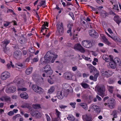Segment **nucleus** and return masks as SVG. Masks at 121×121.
Instances as JSON below:
<instances>
[{"instance_id":"obj_1","label":"nucleus","mask_w":121,"mask_h":121,"mask_svg":"<svg viewBox=\"0 0 121 121\" xmlns=\"http://www.w3.org/2000/svg\"><path fill=\"white\" fill-rule=\"evenodd\" d=\"M58 57V55H56L50 51H48L45 55L43 58L40 59V62L43 64L45 63H49L51 61L53 63Z\"/></svg>"},{"instance_id":"obj_2","label":"nucleus","mask_w":121,"mask_h":121,"mask_svg":"<svg viewBox=\"0 0 121 121\" xmlns=\"http://www.w3.org/2000/svg\"><path fill=\"white\" fill-rule=\"evenodd\" d=\"M10 41L7 39H5L2 42L1 46L2 47V49L4 52L8 55L10 53V48L7 47V46L9 43Z\"/></svg>"},{"instance_id":"obj_3","label":"nucleus","mask_w":121,"mask_h":121,"mask_svg":"<svg viewBox=\"0 0 121 121\" xmlns=\"http://www.w3.org/2000/svg\"><path fill=\"white\" fill-rule=\"evenodd\" d=\"M97 89L98 91V94L103 98L107 95L105 93L106 91L105 87L104 85L99 86L97 87Z\"/></svg>"},{"instance_id":"obj_4","label":"nucleus","mask_w":121,"mask_h":121,"mask_svg":"<svg viewBox=\"0 0 121 121\" xmlns=\"http://www.w3.org/2000/svg\"><path fill=\"white\" fill-rule=\"evenodd\" d=\"M82 45L86 48H89L92 47L94 45L93 41L92 42L90 40H86L83 41L82 43Z\"/></svg>"},{"instance_id":"obj_5","label":"nucleus","mask_w":121,"mask_h":121,"mask_svg":"<svg viewBox=\"0 0 121 121\" xmlns=\"http://www.w3.org/2000/svg\"><path fill=\"white\" fill-rule=\"evenodd\" d=\"M13 56L17 60H19L22 59V52L19 50L15 51L13 53Z\"/></svg>"},{"instance_id":"obj_6","label":"nucleus","mask_w":121,"mask_h":121,"mask_svg":"<svg viewBox=\"0 0 121 121\" xmlns=\"http://www.w3.org/2000/svg\"><path fill=\"white\" fill-rule=\"evenodd\" d=\"M56 26L57 28V32H58L60 35H62L64 33L62 23L61 22L60 24L59 23H58L56 24Z\"/></svg>"},{"instance_id":"obj_7","label":"nucleus","mask_w":121,"mask_h":121,"mask_svg":"<svg viewBox=\"0 0 121 121\" xmlns=\"http://www.w3.org/2000/svg\"><path fill=\"white\" fill-rule=\"evenodd\" d=\"M32 87L33 90L36 93L39 94L43 93V90L41 87L36 85H32Z\"/></svg>"},{"instance_id":"obj_8","label":"nucleus","mask_w":121,"mask_h":121,"mask_svg":"<svg viewBox=\"0 0 121 121\" xmlns=\"http://www.w3.org/2000/svg\"><path fill=\"white\" fill-rule=\"evenodd\" d=\"M108 106L111 109H112L114 107L115 100L114 99L111 98L107 100Z\"/></svg>"},{"instance_id":"obj_9","label":"nucleus","mask_w":121,"mask_h":121,"mask_svg":"<svg viewBox=\"0 0 121 121\" xmlns=\"http://www.w3.org/2000/svg\"><path fill=\"white\" fill-rule=\"evenodd\" d=\"M74 48L75 50L79 51L81 53H84L85 52V50L84 48L79 43L76 44L74 46Z\"/></svg>"},{"instance_id":"obj_10","label":"nucleus","mask_w":121,"mask_h":121,"mask_svg":"<svg viewBox=\"0 0 121 121\" xmlns=\"http://www.w3.org/2000/svg\"><path fill=\"white\" fill-rule=\"evenodd\" d=\"M10 76V73L7 71L3 72L1 75V79L2 80H4L9 78Z\"/></svg>"},{"instance_id":"obj_11","label":"nucleus","mask_w":121,"mask_h":121,"mask_svg":"<svg viewBox=\"0 0 121 121\" xmlns=\"http://www.w3.org/2000/svg\"><path fill=\"white\" fill-rule=\"evenodd\" d=\"M82 119L85 121H92V118L90 114H87L83 115Z\"/></svg>"},{"instance_id":"obj_12","label":"nucleus","mask_w":121,"mask_h":121,"mask_svg":"<svg viewBox=\"0 0 121 121\" xmlns=\"http://www.w3.org/2000/svg\"><path fill=\"white\" fill-rule=\"evenodd\" d=\"M89 34V35L95 38H97L99 36V35L98 33L94 30H90Z\"/></svg>"},{"instance_id":"obj_13","label":"nucleus","mask_w":121,"mask_h":121,"mask_svg":"<svg viewBox=\"0 0 121 121\" xmlns=\"http://www.w3.org/2000/svg\"><path fill=\"white\" fill-rule=\"evenodd\" d=\"M66 92V91H65L64 92L65 93H64L63 95L62 94V91H58L57 93V97L58 98L60 99H62L63 98L64 96H65V97L67 96L68 93L66 94L65 92Z\"/></svg>"},{"instance_id":"obj_14","label":"nucleus","mask_w":121,"mask_h":121,"mask_svg":"<svg viewBox=\"0 0 121 121\" xmlns=\"http://www.w3.org/2000/svg\"><path fill=\"white\" fill-rule=\"evenodd\" d=\"M63 77L66 79L70 80L72 79V75L70 73L66 72L64 73Z\"/></svg>"},{"instance_id":"obj_15","label":"nucleus","mask_w":121,"mask_h":121,"mask_svg":"<svg viewBox=\"0 0 121 121\" xmlns=\"http://www.w3.org/2000/svg\"><path fill=\"white\" fill-rule=\"evenodd\" d=\"M102 74L103 76L107 77H108L111 75H112V72L111 71L108 70L107 71H103L102 73Z\"/></svg>"},{"instance_id":"obj_16","label":"nucleus","mask_w":121,"mask_h":121,"mask_svg":"<svg viewBox=\"0 0 121 121\" xmlns=\"http://www.w3.org/2000/svg\"><path fill=\"white\" fill-rule=\"evenodd\" d=\"M114 20L116 23L119 26V23L121 22V18L118 15H116L114 17Z\"/></svg>"},{"instance_id":"obj_17","label":"nucleus","mask_w":121,"mask_h":121,"mask_svg":"<svg viewBox=\"0 0 121 121\" xmlns=\"http://www.w3.org/2000/svg\"><path fill=\"white\" fill-rule=\"evenodd\" d=\"M89 68L90 70L91 73H95L97 71H98L92 65H90L89 66Z\"/></svg>"},{"instance_id":"obj_18","label":"nucleus","mask_w":121,"mask_h":121,"mask_svg":"<svg viewBox=\"0 0 121 121\" xmlns=\"http://www.w3.org/2000/svg\"><path fill=\"white\" fill-rule=\"evenodd\" d=\"M118 113V111L117 110H114L112 113L111 114V115H112L113 117L112 118V120L113 121L115 120L114 118H117V116Z\"/></svg>"},{"instance_id":"obj_19","label":"nucleus","mask_w":121,"mask_h":121,"mask_svg":"<svg viewBox=\"0 0 121 121\" xmlns=\"http://www.w3.org/2000/svg\"><path fill=\"white\" fill-rule=\"evenodd\" d=\"M92 108L97 113H99L100 112V109L98 106L95 105H94L93 106Z\"/></svg>"},{"instance_id":"obj_20","label":"nucleus","mask_w":121,"mask_h":121,"mask_svg":"<svg viewBox=\"0 0 121 121\" xmlns=\"http://www.w3.org/2000/svg\"><path fill=\"white\" fill-rule=\"evenodd\" d=\"M16 88L14 86H11L9 87L7 89L8 92H14L16 90Z\"/></svg>"},{"instance_id":"obj_21","label":"nucleus","mask_w":121,"mask_h":121,"mask_svg":"<svg viewBox=\"0 0 121 121\" xmlns=\"http://www.w3.org/2000/svg\"><path fill=\"white\" fill-rule=\"evenodd\" d=\"M51 69L50 66L49 65H47L42 68V70L43 72H46V71Z\"/></svg>"},{"instance_id":"obj_22","label":"nucleus","mask_w":121,"mask_h":121,"mask_svg":"<svg viewBox=\"0 0 121 121\" xmlns=\"http://www.w3.org/2000/svg\"><path fill=\"white\" fill-rule=\"evenodd\" d=\"M20 96L22 98L25 99H27L28 97L27 94L25 92L20 94Z\"/></svg>"},{"instance_id":"obj_23","label":"nucleus","mask_w":121,"mask_h":121,"mask_svg":"<svg viewBox=\"0 0 121 121\" xmlns=\"http://www.w3.org/2000/svg\"><path fill=\"white\" fill-rule=\"evenodd\" d=\"M33 70V68L30 67L27 69L25 71L27 75H29L31 73Z\"/></svg>"},{"instance_id":"obj_24","label":"nucleus","mask_w":121,"mask_h":121,"mask_svg":"<svg viewBox=\"0 0 121 121\" xmlns=\"http://www.w3.org/2000/svg\"><path fill=\"white\" fill-rule=\"evenodd\" d=\"M109 65L112 69H115L116 67V64L114 61L111 62L109 63Z\"/></svg>"},{"instance_id":"obj_25","label":"nucleus","mask_w":121,"mask_h":121,"mask_svg":"<svg viewBox=\"0 0 121 121\" xmlns=\"http://www.w3.org/2000/svg\"><path fill=\"white\" fill-rule=\"evenodd\" d=\"M21 107L22 108H27L29 109H30L31 107V105L28 103L24 104L21 105Z\"/></svg>"},{"instance_id":"obj_26","label":"nucleus","mask_w":121,"mask_h":121,"mask_svg":"<svg viewBox=\"0 0 121 121\" xmlns=\"http://www.w3.org/2000/svg\"><path fill=\"white\" fill-rule=\"evenodd\" d=\"M80 84L84 88L86 89L90 87L89 85L83 82L81 83Z\"/></svg>"},{"instance_id":"obj_27","label":"nucleus","mask_w":121,"mask_h":121,"mask_svg":"<svg viewBox=\"0 0 121 121\" xmlns=\"http://www.w3.org/2000/svg\"><path fill=\"white\" fill-rule=\"evenodd\" d=\"M79 105L81 106L85 110H86L87 109V106L86 104L82 103H79Z\"/></svg>"},{"instance_id":"obj_28","label":"nucleus","mask_w":121,"mask_h":121,"mask_svg":"<svg viewBox=\"0 0 121 121\" xmlns=\"http://www.w3.org/2000/svg\"><path fill=\"white\" fill-rule=\"evenodd\" d=\"M53 72V71L52 69L49 70L48 71H46V72H45L46 73V75L47 76H48L50 77L51 75Z\"/></svg>"},{"instance_id":"obj_29","label":"nucleus","mask_w":121,"mask_h":121,"mask_svg":"<svg viewBox=\"0 0 121 121\" xmlns=\"http://www.w3.org/2000/svg\"><path fill=\"white\" fill-rule=\"evenodd\" d=\"M107 88L108 89L109 91L111 93H113V89L114 87L113 86H110L107 85Z\"/></svg>"},{"instance_id":"obj_30","label":"nucleus","mask_w":121,"mask_h":121,"mask_svg":"<svg viewBox=\"0 0 121 121\" xmlns=\"http://www.w3.org/2000/svg\"><path fill=\"white\" fill-rule=\"evenodd\" d=\"M102 38L106 44L108 45L111 44V43L107 39L105 36H103Z\"/></svg>"},{"instance_id":"obj_31","label":"nucleus","mask_w":121,"mask_h":121,"mask_svg":"<svg viewBox=\"0 0 121 121\" xmlns=\"http://www.w3.org/2000/svg\"><path fill=\"white\" fill-rule=\"evenodd\" d=\"M15 66L19 68H23L24 67V65L22 63L17 64L15 65Z\"/></svg>"},{"instance_id":"obj_32","label":"nucleus","mask_w":121,"mask_h":121,"mask_svg":"<svg viewBox=\"0 0 121 121\" xmlns=\"http://www.w3.org/2000/svg\"><path fill=\"white\" fill-rule=\"evenodd\" d=\"M102 58L103 59L105 60L106 62H109V57L107 55H104L102 57Z\"/></svg>"},{"instance_id":"obj_33","label":"nucleus","mask_w":121,"mask_h":121,"mask_svg":"<svg viewBox=\"0 0 121 121\" xmlns=\"http://www.w3.org/2000/svg\"><path fill=\"white\" fill-rule=\"evenodd\" d=\"M69 117H67V119L69 120L74 121L75 119V117L72 115H69Z\"/></svg>"},{"instance_id":"obj_34","label":"nucleus","mask_w":121,"mask_h":121,"mask_svg":"<svg viewBox=\"0 0 121 121\" xmlns=\"http://www.w3.org/2000/svg\"><path fill=\"white\" fill-rule=\"evenodd\" d=\"M95 74V75L94 77V81H96L97 79V78L99 75V71H97L96 72Z\"/></svg>"},{"instance_id":"obj_35","label":"nucleus","mask_w":121,"mask_h":121,"mask_svg":"<svg viewBox=\"0 0 121 121\" xmlns=\"http://www.w3.org/2000/svg\"><path fill=\"white\" fill-rule=\"evenodd\" d=\"M114 62H115V63H119V64H121L120 62V59L117 57L115 58L113 61Z\"/></svg>"},{"instance_id":"obj_36","label":"nucleus","mask_w":121,"mask_h":121,"mask_svg":"<svg viewBox=\"0 0 121 121\" xmlns=\"http://www.w3.org/2000/svg\"><path fill=\"white\" fill-rule=\"evenodd\" d=\"M55 88L53 86H51L48 91L49 93L51 94L54 91Z\"/></svg>"},{"instance_id":"obj_37","label":"nucleus","mask_w":121,"mask_h":121,"mask_svg":"<svg viewBox=\"0 0 121 121\" xmlns=\"http://www.w3.org/2000/svg\"><path fill=\"white\" fill-rule=\"evenodd\" d=\"M20 43L21 44H23L25 43L26 42L25 41V38L23 37H22V38H21L20 39Z\"/></svg>"},{"instance_id":"obj_38","label":"nucleus","mask_w":121,"mask_h":121,"mask_svg":"<svg viewBox=\"0 0 121 121\" xmlns=\"http://www.w3.org/2000/svg\"><path fill=\"white\" fill-rule=\"evenodd\" d=\"M114 7L113 8V9H114L115 10L117 11H116L117 12H119V9H118V7L117 4H114L113 5Z\"/></svg>"},{"instance_id":"obj_39","label":"nucleus","mask_w":121,"mask_h":121,"mask_svg":"<svg viewBox=\"0 0 121 121\" xmlns=\"http://www.w3.org/2000/svg\"><path fill=\"white\" fill-rule=\"evenodd\" d=\"M36 114L35 115V117L37 118H39L41 116V114L38 111H36Z\"/></svg>"},{"instance_id":"obj_40","label":"nucleus","mask_w":121,"mask_h":121,"mask_svg":"<svg viewBox=\"0 0 121 121\" xmlns=\"http://www.w3.org/2000/svg\"><path fill=\"white\" fill-rule=\"evenodd\" d=\"M34 108L36 109H39L40 108V105L39 104H35L33 106Z\"/></svg>"},{"instance_id":"obj_41","label":"nucleus","mask_w":121,"mask_h":121,"mask_svg":"<svg viewBox=\"0 0 121 121\" xmlns=\"http://www.w3.org/2000/svg\"><path fill=\"white\" fill-rule=\"evenodd\" d=\"M82 58H83L85 60H86L87 61H88L89 60V59H91L90 58H88L87 57H86L84 55H82Z\"/></svg>"},{"instance_id":"obj_42","label":"nucleus","mask_w":121,"mask_h":121,"mask_svg":"<svg viewBox=\"0 0 121 121\" xmlns=\"http://www.w3.org/2000/svg\"><path fill=\"white\" fill-rule=\"evenodd\" d=\"M54 80L51 78L50 79H48V82L51 84H53L54 82Z\"/></svg>"},{"instance_id":"obj_43","label":"nucleus","mask_w":121,"mask_h":121,"mask_svg":"<svg viewBox=\"0 0 121 121\" xmlns=\"http://www.w3.org/2000/svg\"><path fill=\"white\" fill-rule=\"evenodd\" d=\"M108 57H109V62L110 61L113 62L114 60L113 56L112 55H110Z\"/></svg>"},{"instance_id":"obj_44","label":"nucleus","mask_w":121,"mask_h":121,"mask_svg":"<svg viewBox=\"0 0 121 121\" xmlns=\"http://www.w3.org/2000/svg\"><path fill=\"white\" fill-rule=\"evenodd\" d=\"M29 51L30 52L32 53H34L35 52L34 48L31 47L29 49Z\"/></svg>"},{"instance_id":"obj_45","label":"nucleus","mask_w":121,"mask_h":121,"mask_svg":"<svg viewBox=\"0 0 121 121\" xmlns=\"http://www.w3.org/2000/svg\"><path fill=\"white\" fill-rule=\"evenodd\" d=\"M9 12L11 13H13V15L15 14V13L12 10L10 9H8L7 11V13H8Z\"/></svg>"},{"instance_id":"obj_46","label":"nucleus","mask_w":121,"mask_h":121,"mask_svg":"<svg viewBox=\"0 0 121 121\" xmlns=\"http://www.w3.org/2000/svg\"><path fill=\"white\" fill-rule=\"evenodd\" d=\"M15 49H19V47L18 45L17 44H13L12 46Z\"/></svg>"},{"instance_id":"obj_47","label":"nucleus","mask_w":121,"mask_h":121,"mask_svg":"<svg viewBox=\"0 0 121 121\" xmlns=\"http://www.w3.org/2000/svg\"><path fill=\"white\" fill-rule=\"evenodd\" d=\"M10 23L11 22H8L6 21L5 22V23H4V26L5 27H7L9 25Z\"/></svg>"},{"instance_id":"obj_48","label":"nucleus","mask_w":121,"mask_h":121,"mask_svg":"<svg viewBox=\"0 0 121 121\" xmlns=\"http://www.w3.org/2000/svg\"><path fill=\"white\" fill-rule=\"evenodd\" d=\"M21 116L20 114H17L15 116L13 117V120H15L16 118L17 117H20Z\"/></svg>"},{"instance_id":"obj_49","label":"nucleus","mask_w":121,"mask_h":121,"mask_svg":"<svg viewBox=\"0 0 121 121\" xmlns=\"http://www.w3.org/2000/svg\"><path fill=\"white\" fill-rule=\"evenodd\" d=\"M39 3L41 6H42L43 5H45L46 4V0L42 1Z\"/></svg>"},{"instance_id":"obj_50","label":"nucleus","mask_w":121,"mask_h":121,"mask_svg":"<svg viewBox=\"0 0 121 121\" xmlns=\"http://www.w3.org/2000/svg\"><path fill=\"white\" fill-rule=\"evenodd\" d=\"M55 110L56 113L57 117H60V112L58 111L57 109H56Z\"/></svg>"},{"instance_id":"obj_51","label":"nucleus","mask_w":121,"mask_h":121,"mask_svg":"<svg viewBox=\"0 0 121 121\" xmlns=\"http://www.w3.org/2000/svg\"><path fill=\"white\" fill-rule=\"evenodd\" d=\"M73 24H69L68 25L67 27L69 29L71 30L72 27L73 26Z\"/></svg>"},{"instance_id":"obj_52","label":"nucleus","mask_w":121,"mask_h":121,"mask_svg":"<svg viewBox=\"0 0 121 121\" xmlns=\"http://www.w3.org/2000/svg\"><path fill=\"white\" fill-rule=\"evenodd\" d=\"M76 104V103L75 102L71 103L70 104V105H71L73 108H75V105Z\"/></svg>"},{"instance_id":"obj_53","label":"nucleus","mask_w":121,"mask_h":121,"mask_svg":"<svg viewBox=\"0 0 121 121\" xmlns=\"http://www.w3.org/2000/svg\"><path fill=\"white\" fill-rule=\"evenodd\" d=\"M45 116L47 118V121H51V119L50 117L47 114H45Z\"/></svg>"},{"instance_id":"obj_54","label":"nucleus","mask_w":121,"mask_h":121,"mask_svg":"<svg viewBox=\"0 0 121 121\" xmlns=\"http://www.w3.org/2000/svg\"><path fill=\"white\" fill-rule=\"evenodd\" d=\"M60 119V117H57L56 118L53 119V121H58Z\"/></svg>"},{"instance_id":"obj_55","label":"nucleus","mask_w":121,"mask_h":121,"mask_svg":"<svg viewBox=\"0 0 121 121\" xmlns=\"http://www.w3.org/2000/svg\"><path fill=\"white\" fill-rule=\"evenodd\" d=\"M27 90V89L26 88H22L18 89V91L21 90L22 91H25Z\"/></svg>"},{"instance_id":"obj_56","label":"nucleus","mask_w":121,"mask_h":121,"mask_svg":"<svg viewBox=\"0 0 121 121\" xmlns=\"http://www.w3.org/2000/svg\"><path fill=\"white\" fill-rule=\"evenodd\" d=\"M14 113L12 111H11L8 113V114L10 116H11L14 114Z\"/></svg>"},{"instance_id":"obj_57","label":"nucleus","mask_w":121,"mask_h":121,"mask_svg":"<svg viewBox=\"0 0 121 121\" xmlns=\"http://www.w3.org/2000/svg\"><path fill=\"white\" fill-rule=\"evenodd\" d=\"M59 107L61 109H64L65 108H66L67 107V106L63 105H60Z\"/></svg>"},{"instance_id":"obj_58","label":"nucleus","mask_w":121,"mask_h":121,"mask_svg":"<svg viewBox=\"0 0 121 121\" xmlns=\"http://www.w3.org/2000/svg\"><path fill=\"white\" fill-rule=\"evenodd\" d=\"M96 0L98 3L100 4H102L103 2V0Z\"/></svg>"},{"instance_id":"obj_59","label":"nucleus","mask_w":121,"mask_h":121,"mask_svg":"<svg viewBox=\"0 0 121 121\" xmlns=\"http://www.w3.org/2000/svg\"><path fill=\"white\" fill-rule=\"evenodd\" d=\"M96 0L98 3L100 4H102L103 2V0Z\"/></svg>"},{"instance_id":"obj_60","label":"nucleus","mask_w":121,"mask_h":121,"mask_svg":"<svg viewBox=\"0 0 121 121\" xmlns=\"http://www.w3.org/2000/svg\"><path fill=\"white\" fill-rule=\"evenodd\" d=\"M108 14L106 12H105L103 14V17L104 18H105L106 16H108Z\"/></svg>"},{"instance_id":"obj_61","label":"nucleus","mask_w":121,"mask_h":121,"mask_svg":"<svg viewBox=\"0 0 121 121\" xmlns=\"http://www.w3.org/2000/svg\"><path fill=\"white\" fill-rule=\"evenodd\" d=\"M96 98L99 101H101L102 100L101 98L98 95H97L96 96Z\"/></svg>"},{"instance_id":"obj_62","label":"nucleus","mask_w":121,"mask_h":121,"mask_svg":"<svg viewBox=\"0 0 121 121\" xmlns=\"http://www.w3.org/2000/svg\"><path fill=\"white\" fill-rule=\"evenodd\" d=\"M31 57V56H30L29 57H28L26 59V61H27L28 62H29L30 59H32Z\"/></svg>"},{"instance_id":"obj_63","label":"nucleus","mask_w":121,"mask_h":121,"mask_svg":"<svg viewBox=\"0 0 121 121\" xmlns=\"http://www.w3.org/2000/svg\"><path fill=\"white\" fill-rule=\"evenodd\" d=\"M109 1L112 3V4L113 3H116V0H109Z\"/></svg>"},{"instance_id":"obj_64","label":"nucleus","mask_w":121,"mask_h":121,"mask_svg":"<svg viewBox=\"0 0 121 121\" xmlns=\"http://www.w3.org/2000/svg\"><path fill=\"white\" fill-rule=\"evenodd\" d=\"M113 82V81L112 80V79H110L108 82V83L109 84H111Z\"/></svg>"}]
</instances>
